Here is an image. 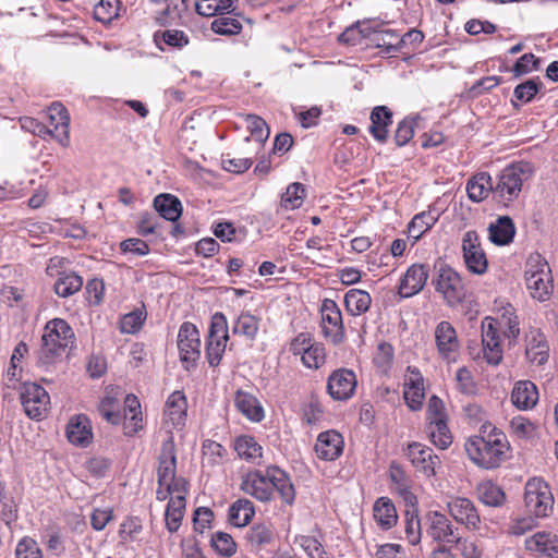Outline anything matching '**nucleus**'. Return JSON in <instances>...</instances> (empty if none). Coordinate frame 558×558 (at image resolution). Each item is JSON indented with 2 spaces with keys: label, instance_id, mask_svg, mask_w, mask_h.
Listing matches in <instances>:
<instances>
[{
  "label": "nucleus",
  "instance_id": "9b49d317",
  "mask_svg": "<svg viewBox=\"0 0 558 558\" xmlns=\"http://www.w3.org/2000/svg\"><path fill=\"white\" fill-rule=\"evenodd\" d=\"M21 403L27 416L34 420L44 418L50 407L48 392L35 383H27L22 386L20 393Z\"/></svg>",
  "mask_w": 558,
  "mask_h": 558
},
{
  "label": "nucleus",
  "instance_id": "bb28decb",
  "mask_svg": "<svg viewBox=\"0 0 558 558\" xmlns=\"http://www.w3.org/2000/svg\"><path fill=\"white\" fill-rule=\"evenodd\" d=\"M549 347L545 335L539 329H532L526 335L525 354L531 363L541 365L548 359Z\"/></svg>",
  "mask_w": 558,
  "mask_h": 558
},
{
  "label": "nucleus",
  "instance_id": "ea45409f",
  "mask_svg": "<svg viewBox=\"0 0 558 558\" xmlns=\"http://www.w3.org/2000/svg\"><path fill=\"white\" fill-rule=\"evenodd\" d=\"M124 403L126 405L124 413L123 428L125 435H133L141 428V404L137 398L133 395L125 397Z\"/></svg>",
  "mask_w": 558,
  "mask_h": 558
},
{
  "label": "nucleus",
  "instance_id": "20e7f679",
  "mask_svg": "<svg viewBox=\"0 0 558 558\" xmlns=\"http://www.w3.org/2000/svg\"><path fill=\"white\" fill-rule=\"evenodd\" d=\"M526 289L530 295L539 302L550 299L554 290V280L548 262L539 253H532L524 269Z\"/></svg>",
  "mask_w": 558,
  "mask_h": 558
},
{
  "label": "nucleus",
  "instance_id": "79ce46f5",
  "mask_svg": "<svg viewBox=\"0 0 558 558\" xmlns=\"http://www.w3.org/2000/svg\"><path fill=\"white\" fill-rule=\"evenodd\" d=\"M426 432L432 442L439 449H447L452 442V436L447 425V418L428 422Z\"/></svg>",
  "mask_w": 558,
  "mask_h": 558
},
{
  "label": "nucleus",
  "instance_id": "e2e57ef3",
  "mask_svg": "<svg viewBox=\"0 0 558 558\" xmlns=\"http://www.w3.org/2000/svg\"><path fill=\"white\" fill-rule=\"evenodd\" d=\"M458 551L462 558H482L483 549L478 543L471 538H462L459 535V541L454 542Z\"/></svg>",
  "mask_w": 558,
  "mask_h": 558
},
{
  "label": "nucleus",
  "instance_id": "a18cd8bd",
  "mask_svg": "<svg viewBox=\"0 0 558 558\" xmlns=\"http://www.w3.org/2000/svg\"><path fill=\"white\" fill-rule=\"evenodd\" d=\"M389 476L395 485L396 492L403 497L407 504L414 505L416 497L410 490L409 481L403 470L398 465H391Z\"/></svg>",
  "mask_w": 558,
  "mask_h": 558
},
{
  "label": "nucleus",
  "instance_id": "0e129e2a",
  "mask_svg": "<svg viewBox=\"0 0 558 558\" xmlns=\"http://www.w3.org/2000/svg\"><path fill=\"white\" fill-rule=\"evenodd\" d=\"M142 530V522L138 518H129L121 524L119 534L123 542H134Z\"/></svg>",
  "mask_w": 558,
  "mask_h": 558
},
{
  "label": "nucleus",
  "instance_id": "338daca9",
  "mask_svg": "<svg viewBox=\"0 0 558 558\" xmlns=\"http://www.w3.org/2000/svg\"><path fill=\"white\" fill-rule=\"evenodd\" d=\"M536 524V519L532 515L515 518L510 522L508 533L514 536H521L532 531Z\"/></svg>",
  "mask_w": 558,
  "mask_h": 558
},
{
  "label": "nucleus",
  "instance_id": "052dcab7",
  "mask_svg": "<svg viewBox=\"0 0 558 558\" xmlns=\"http://www.w3.org/2000/svg\"><path fill=\"white\" fill-rule=\"evenodd\" d=\"M404 532L405 537L411 545L416 546L420 544L422 538V525L416 514L407 513Z\"/></svg>",
  "mask_w": 558,
  "mask_h": 558
},
{
  "label": "nucleus",
  "instance_id": "a878e982",
  "mask_svg": "<svg viewBox=\"0 0 558 558\" xmlns=\"http://www.w3.org/2000/svg\"><path fill=\"white\" fill-rule=\"evenodd\" d=\"M66 437L73 445L86 447L93 439L92 424L86 415L72 417L66 427Z\"/></svg>",
  "mask_w": 558,
  "mask_h": 558
},
{
  "label": "nucleus",
  "instance_id": "7c9ffc66",
  "mask_svg": "<svg viewBox=\"0 0 558 558\" xmlns=\"http://www.w3.org/2000/svg\"><path fill=\"white\" fill-rule=\"evenodd\" d=\"M373 517L381 530H390L397 524L396 507L388 497H379L373 505Z\"/></svg>",
  "mask_w": 558,
  "mask_h": 558
},
{
  "label": "nucleus",
  "instance_id": "c03bdc74",
  "mask_svg": "<svg viewBox=\"0 0 558 558\" xmlns=\"http://www.w3.org/2000/svg\"><path fill=\"white\" fill-rule=\"evenodd\" d=\"M83 279L75 272H63L54 282V291L61 298H68L81 290Z\"/></svg>",
  "mask_w": 558,
  "mask_h": 558
},
{
  "label": "nucleus",
  "instance_id": "f8f14e48",
  "mask_svg": "<svg viewBox=\"0 0 558 558\" xmlns=\"http://www.w3.org/2000/svg\"><path fill=\"white\" fill-rule=\"evenodd\" d=\"M320 316L324 337L333 344L343 342L344 326L338 304L333 300L325 299L320 306Z\"/></svg>",
  "mask_w": 558,
  "mask_h": 558
},
{
  "label": "nucleus",
  "instance_id": "b1692460",
  "mask_svg": "<svg viewBox=\"0 0 558 558\" xmlns=\"http://www.w3.org/2000/svg\"><path fill=\"white\" fill-rule=\"evenodd\" d=\"M49 124L52 126V137L62 146L69 143L70 117L65 107L60 102H52L48 108Z\"/></svg>",
  "mask_w": 558,
  "mask_h": 558
},
{
  "label": "nucleus",
  "instance_id": "5701e85b",
  "mask_svg": "<svg viewBox=\"0 0 558 558\" xmlns=\"http://www.w3.org/2000/svg\"><path fill=\"white\" fill-rule=\"evenodd\" d=\"M177 458L173 442L171 440L163 444L159 456L158 484L160 486L179 484V481H185L183 477H177Z\"/></svg>",
  "mask_w": 558,
  "mask_h": 558
},
{
  "label": "nucleus",
  "instance_id": "7ed1b4c3",
  "mask_svg": "<svg viewBox=\"0 0 558 558\" xmlns=\"http://www.w3.org/2000/svg\"><path fill=\"white\" fill-rule=\"evenodd\" d=\"M533 174L529 162H517L506 167L494 183V198L508 206L517 199L522 191L523 183Z\"/></svg>",
  "mask_w": 558,
  "mask_h": 558
},
{
  "label": "nucleus",
  "instance_id": "69168bd1",
  "mask_svg": "<svg viewBox=\"0 0 558 558\" xmlns=\"http://www.w3.org/2000/svg\"><path fill=\"white\" fill-rule=\"evenodd\" d=\"M538 59L533 53H524L513 65L512 72L519 77L538 69Z\"/></svg>",
  "mask_w": 558,
  "mask_h": 558
},
{
  "label": "nucleus",
  "instance_id": "774afa93",
  "mask_svg": "<svg viewBox=\"0 0 558 558\" xmlns=\"http://www.w3.org/2000/svg\"><path fill=\"white\" fill-rule=\"evenodd\" d=\"M375 38L379 47H386L388 51L400 49V35L393 29L376 31Z\"/></svg>",
  "mask_w": 558,
  "mask_h": 558
},
{
  "label": "nucleus",
  "instance_id": "72a5a7b5",
  "mask_svg": "<svg viewBox=\"0 0 558 558\" xmlns=\"http://www.w3.org/2000/svg\"><path fill=\"white\" fill-rule=\"evenodd\" d=\"M245 538L252 548L260 549L275 539V527L270 522L255 523L248 529Z\"/></svg>",
  "mask_w": 558,
  "mask_h": 558
},
{
  "label": "nucleus",
  "instance_id": "c85d7f7f",
  "mask_svg": "<svg viewBox=\"0 0 558 558\" xmlns=\"http://www.w3.org/2000/svg\"><path fill=\"white\" fill-rule=\"evenodd\" d=\"M371 126L369 132L373 137L379 142L385 143L388 137V128L392 123V112L386 106H377L371 112Z\"/></svg>",
  "mask_w": 558,
  "mask_h": 558
},
{
  "label": "nucleus",
  "instance_id": "603ef678",
  "mask_svg": "<svg viewBox=\"0 0 558 558\" xmlns=\"http://www.w3.org/2000/svg\"><path fill=\"white\" fill-rule=\"evenodd\" d=\"M119 0H100L94 8V16L101 23H110L119 15Z\"/></svg>",
  "mask_w": 558,
  "mask_h": 558
},
{
  "label": "nucleus",
  "instance_id": "de8ad7c7",
  "mask_svg": "<svg viewBox=\"0 0 558 558\" xmlns=\"http://www.w3.org/2000/svg\"><path fill=\"white\" fill-rule=\"evenodd\" d=\"M481 501L489 507H499L505 502L506 496L502 489L492 482L478 486Z\"/></svg>",
  "mask_w": 558,
  "mask_h": 558
},
{
  "label": "nucleus",
  "instance_id": "423d86ee",
  "mask_svg": "<svg viewBox=\"0 0 558 558\" xmlns=\"http://www.w3.org/2000/svg\"><path fill=\"white\" fill-rule=\"evenodd\" d=\"M524 502L535 518L548 517L554 508V496L548 484L538 477H533L525 484Z\"/></svg>",
  "mask_w": 558,
  "mask_h": 558
},
{
  "label": "nucleus",
  "instance_id": "6ab92c4d",
  "mask_svg": "<svg viewBox=\"0 0 558 558\" xmlns=\"http://www.w3.org/2000/svg\"><path fill=\"white\" fill-rule=\"evenodd\" d=\"M435 342L437 351L444 360L456 361L460 344L457 331L449 322L442 320L436 326Z\"/></svg>",
  "mask_w": 558,
  "mask_h": 558
},
{
  "label": "nucleus",
  "instance_id": "4c0bfd02",
  "mask_svg": "<svg viewBox=\"0 0 558 558\" xmlns=\"http://www.w3.org/2000/svg\"><path fill=\"white\" fill-rule=\"evenodd\" d=\"M154 207L159 215L169 221H177L182 215V204L171 194H160L154 199Z\"/></svg>",
  "mask_w": 558,
  "mask_h": 558
},
{
  "label": "nucleus",
  "instance_id": "dca6fc26",
  "mask_svg": "<svg viewBox=\"0 0 558 558\" xmlns=\"http://www.w3.org/2000/svg\"><path fill=\"white\" fill-rule=\"evenodd\" d=\"M504 322H498L493 317H485L482 322V343L483 352L489 364L497 365L502 359V348L498 333V326Z\"/></svg>",
  "mask_w": 558,
  "mask_h": 558
},
{
  "label": "nucleus",
  "instance_id": "0eeeda50",
  "mask_svg": "<svg viewBox=\"0 0 558 558\" xmlns=\"http://www.w3.org/2000/svg\"><path fill=\"white\" fill-rule=\"evenodd\" d=\"M424 531L437 546L451 545L459 541V527L444 513L428 511L424 518Z\"/></svg>",
  "mask_w": 558,
  "mask_h": 558
},
{
  "label": "nucleus",
  "instance_id": "a211bd4d",
  "mask_svg": "<svg viewBox=\"0 0 558 558\" xmlns=\"http://www.w3.org/2000/svg\"><path fill=\"white\" fill-rule=\"evenodd\" d=\"M356 384L353 371L339 368L328 377L327 391L333 400L347 401L354 395Z\"/></svg>",
  "mask_w": 558,
  "mask_h": 558
},
{
  "label": "nucleus",
  "instance_id": "c756f323",
  "mask_svg": "<svg viewBox=\"0 0 558 558\" xmlns=\"http://www.w3.org/2000/svg\"><path fill=\"white\" fill-rule=\"evenodd\" d=\"M515 227L509 216L498 217L488 227V239L496 245H508L513 241Z\"/></svg>",
  "mask_w": 558,
  "mask_h": 558
},
{
  "label": "nucleus",
  "instance_id": "f03ea898",
  "mask_svg": "<svg viewBox=\"0 0 558 558\" xmlns=\"http://www.w3.org/2000/svg\"><path fill=\"white\" fill-rule=\"evenodd\" d=\"M464 447L470 460L486 470L500 466L510 450L506 434L490 423L483 424L480 434L470 437Z\"/></svg>",
  "mask_w": 558,
  "mask_h": 558
},
{
  "label": "nucleus",
  "instance_id": "9d476101",
  "mask_svg": "<svg viewBox=\"0 0 558 558\" xmlns=\"http://www.w3.org/2000/svg\"><path fill=\"white\" fill-rule=\"evenodd\" d=\"M178 349L180 361L185 369L196 366L201 357V336L196 326L190 322H184L178 332Z\"/></svg>",
  "mask_w": 558,
  "mask_h": 558
},
{
  "label": "nucleus",
  "instance_id": "f257e3e1",
  "mask_svg": "<svg viewBox=\"0 0 558 558\" xmlns=\"http://www.w3.org/2000/svg\"><path fill=\"white\" fill-rule=\"evenodd\" d=\"M240 488L260 502L270 501L277 492L283 504L293 506L296 496L288 473L276 465H268L265 471L254 470L244 473Z\"/></svg>",
  "mask_w": 558,
  "mask_h": 558
},
{
  "label": "nucleus",
  "instance_id": "2f4dec72",
  "mask_svg": "<svg viewBox=\"0 0 558 558\" xmlns=\"http://www.w3.org/2000/svg\"><path fill=\"white\" fill-rule=\"evenodd\" d=\"M235 408L250 421L260 422L264 409L257 398L248 392L238 391L234 399Z\"/></svg>",
  "mask_w": 558,
  "mask_h": 558
},
{
  "label": "nucleus",
  "instance_id": "58836bf2",
  "mask_svg": "<svg viewBox=\"0 0 558 558\" xmlns=\"http://www.w3.org/2000/svg\"><path fill=\"white\" fill-rule=\"evenodd\" d=\"M184 510L185 495L173 496L170 498L165 513L166 526L170 533H174L179 530L184 515Z\"/></svg>",
  "mask_w": 558,
  "mask_h": 558
},
{
  "label": "nucleus",
  "instance_id": "37998d69",
  "mask_svg": "<svg viewBox=\"0 0 558 558\" xmlns=\"http://www.w3.org/2000/svg\"><path fill=\"white\" fill-rule=\"evenodd\" d=\"M438 220V216L432 211H423L415 215L408 226L409 238L414 242L420 240Z\"/></svg>",
  "mask_w": 558,
  "mask_h": 558
},
{
  "label": "nucleus",
  "instance_id": "f3484780",
  "mask_svg": "<svg viewBox=\"0 0 558 558\" xmlns=\"http://www.w3.org/2000/svg\"><path fill=\"white\" fill-rule=\"evenodd\" d=\"M412 465L427 477L436 474V468L440 464V459L434 453L433 449L421 444L410 442L405 452Z\"/></svg>",
  "mask_w": 558,
  "mask_h": 558
},
{
  "label": "nucleus",
  "instance_id": "4468645a",
  "mask_svg": "<svg viewBox=\"0 0 558 558\" xmlns=\"http://www.w3.org/2000/svg\"><path fill=\"white\" fill-rule=\"evenodd\" d=\"M187 400L183 391L175 390L167 399L163 410V427L168 433L182 430L186 423Z\"/></svg>",
  "mask_w": 558,
  "mask_h": 558
},
{
  "label": "nucleus",
  "instance_id": "a19ab883",
  "mask_svg": "<svg viewBox=\"0 0 558 558\" xmlns=\"http://www.w3.org/2000/svg\"><path fill=\"white\" fill-rule=\"evenodd\" d=\"M259 329V318L248 312L241 313L232 325V332L247 340H254Z\"/></svg>",
  "mask_w": 558,
  "mask_h": 558
},
{
  "label": "nucleus",
  "instance_id": "4be33fe9",
  "mask_svg": "<svg viewBox=\"0 0 558 558\" xmlns=\"http://www.w3.org/2000/svg\"><path fill=\"white\" fill-rule=\"evenodd\" d=\"M428 279V267L423 264H413L401 278L399 294L411 298L421 292Z\"/></svg>",
  "mask_w": 558,
  "mask_h": 558
},
{
  "label": "nucleus",
  "instance_id": "6e6d98bb",
  "mask_svg": "<svg viewBox=\"0 0 558 558\" xmlns=\"http://www.w3.org/2000/svg\"><path fill=\"white\" fill-rule=\"evenodd\" d=\"M542 82L538 77L527 80L519 84L514 90L513 96L515 99L522 102H530L533 100L535 95L538 93Z\"/></svg>",
  "mask_w": 558,
  "mask_h": 558
},
{
  "label": "nucleus",
  "instance_id": "f704fd0d",
  "mask_svg": "<svg viewBox=\"0 0 558 558\" xmlns=\"http://www.w3.org/2000/svg\"><path fill=\"white\" fill-rule=\"evenodd\" d=\"M372 304L371 294L361 289H350L344 294V305L347 312L352 316H361L366 313Z\"/></svg>",
  "mask_w": 558,
  "mask_h": 558
},
{
  "label": "nucleus",
  "instance_id": "cd10ccee",
  "mask_svg": "<svg viewBox=\"0 0 558 558\" xmlns=\"http://www.w3.org/2000/svg\"><path fill=\"white\" fill-rule=\"evenodd\" d=\"M513 405L520 410H530L538 401L536 385L531 380H519L514 384L511 392Z\"/></svg>",
  "mask_w": 558,
  "mask_h": 558
},
{
  "label": "nucleus",
  "instance_id": "393cba45",
  "mask_svg": "<svg viewBox=\"0 0 558 558\" xmlns=\"http://www.w3.org/2000/svg\"><path fill=\"white\" fill-rule=\"evenodd\" d=\"M525 548L534 554L558 558V536L549 532H537L525 539Z\"/></svg>",
  "mask_w": 558,
  "mask_h": 558
},
{
  "label": "nucleus",
  "instance_id": "bf43d9fd",
  "mask_svg": "<svg viewBox=\"0 0 558 558\" xmlns=\"http://www.w3.org/2000/svg\"><path fill=\"white\" fill-rule=\"evenodd\" d=\"M415 125L416 120L410 117H407L399 122L395 133V141L398 146H404L411 141L414 135Z\"/></svg>",
  "mask_w": 558,
  "mask_h": 558
},
{
  "label": "nucleus",
  "instance_id": "5fc2aeb1",
  "mask_svg": "<svg viewBox=\"0 0 558 558\" xmlns=\"http://www.w3.org/2000/svg\"><path fill=\"white\" fill-rule=\"evenodd\" d=\"M211 546L225 557H231L236 551V544L232 536L225 532H217L211 536Z\"/></svg>",
  "mask_w": 558,
  "mask_h": 558
},
{
  "label": "nucleus",
  "instance_id": "3c124183",
  "mask_svg": "<svg viewBox=\"0 0 558 558\" xmlns=\"http://www.w3.org/2000/svg\"><path fill=\"white\" fill-rule=\"evenodd\" d=\"M305 187L303 184L294 182L287 187L281 197L282 206L287 209H296L303 204Z\"/></svg>",
  "mask_w": 558,
  "mask_h": 558
},
{
  "label": "nucleus",
  "instance_id": "473e14b6",
  "mask_svg": "<svg viewBox=\"0 0 558 558\" xmlns=\"http://www.w3.org/2000/svg\"><path fill=\"white\" fill-rule=\"evenodd\" d=\"M490 192L494 194V183L487 172L473 175L466 183L468 197L474 203L484 201Z\"/></svg>",
  "mask_w": 558,
  "mask_h": 558
},
{
  "label": "nucleus",
  "instance_id": "2eb2a0df",
  "mask_svg": "<svg viewBox=\"0 0 558 558\" xmlns=\"http://www.w3.org/2000/svg\"><path fill=\"white\" fill-rule=\"evenodd\" d=\"M451 518L469 531H477L481 525L480 513L473 501L465 497H454L447 502Z\"/></svg>",
  "mask_w": 558,
  "mask_h": 558
},
{
  "label": "nucleus",
  "instance_id": "39448f33",
  "mask_svg": "<svg viewBox=\"0 0 558 558\" xmlns=\"http://www.w3.org/2000/svg\"><path fill=\"white\" fill-rule=\"evenodd\" d=\"M40 361L49 364L56 356L61 355L75 342V335L72 327L62 318L49 320L41 337Z\"/></svg>",
  "mask_w": 558,
  "mask_h": 558
},
{
  "label": "nucleus",
  "instance_id": "e433bc0d",
  "mask_svg": "<svg viewBox=\"0 0 558 558\" xmlns=\"http://www.w3.org/2000/svg\"><path fill=\"white\" fill-rule=\"evenodd\" d=\"M255 514V508L248 499H238L229 508V522L235 527L247 525Z\"/></svg>",
  "mask_w": 558,
  "mask_h": 558
},
{
  "label": "nucleus",
  "instance_id": "ddd939ff",
  "mask_svg": "<svg viewBox=\"0 0 558 558\" xmlns=\"http://www.w3.org/2000/svg\"><path fill=\"white\" fill-rule=\"evenodd\" d=\"M463 259L468 270L474 275H484L488 268V260L481 246L478 234L470 230L462 238Z\"/></svg>",
  "mask_w": 558,
  "mask_h": 558
},
{
  "label": "nucleus",
  "instance_id": "09e8293b",
  "mask_svg": "<svg viewBox=\"0 0 558 558\" xmlns=\"http://www.w3.org/2000/svg\"><path fill=\"white\" fill-rule=\"evenodd\" d=\"M147 313L144 308H136L128 314H125L120 322V330L123 333H135L137 332L145 319Z\"/></svg>",
  "mask_w": 558,
  "mask_h": 558
},
{
  "label": "nucleus",
  "instance_id": "4d7b16f0",
  "mask_svg": "<svg viewBox=\"0 0 558 558\" xmlns=\"http://www.w3.org/2000/svg\"><path fill=\"white\" fill-rule=\"evenodd\" d=\"M393 360V348L387 342L378 344L377 350L374 354V364L377 369L381 373H387L392 364Z\"/></svg>",
  "mask_w": 558,
  "mask_h": 558
},
{
  "label": "nucleus",
  "instance_id": "aec40b11",
  "mask_svg": "<svg viewBox=\"0 0 558 558\" xmlns=\"http://www.w3.org/2000/svg\"><path fill=\"white\" fill-rule=\"evenodd\" d=\"M344 441L340 433L335 429L322 432L314 447L317 458L325 461H333L343 452Z\"/></svg>",
  "mask_w": 558,
  "mask_h": 558
},
{
  "label": "nucleus",
  "instance_id": "680f3d73",
  "mask_svg": "<svg viewBox=\"0 0 558 558\" xmlns=\"http://www.w3.org/2000/svg\"><path fill=\"white\" fill-rule=\"evenodd\" d=\"M16 558H43L37 542L28 536L23 537L15 548Z\"/></svg>",
  "mask_w": 558,
  "mask_h": 558
},
{
  "label": "nucleus",
  "instance_id": "864d4df0",
  "mask_svg": "<svg viewBox=\"0 0 558 558\" xmlns=\"http://www.w3.org/2000/svg\"><path fill=\"white\" fill-rule=\"evenodd\" d=\"M245 123L247 130L251 133V136L256 142L263 144L264 142L267 141L269 136V129L266 122L260 117L255 114H247L245 116Z\"/></svg>",
  "mask_w": 558,
  "mask_h": 558
},
{
  "label": "nucleus",
  "instance_id": "1a4fd4ad",
  "mask_svg": "<svg viewBox=\"0 0 558 558\" xmlns=\"http://www.w3.org/2000/svg\"><path fill=\"white\" fill-rule=\"evenodd\" d=\"M436 267V291L442 295L447 305L460 304L465 298V288L460 275L445 263H439Z\"/></svg>",
  "mask_w": 558,
  "mask_h": 558
},
{
  "label": "nucleus",
  "instance_id": "c9c22d12",
  "mask_svg": "<svg viewBox=\"0 0 558 558\" xmlns=\"http://www.w3.org/2000/svg\"><path fill=\"white\" fill-rule=\"evenodd\" d=\"M234 449L241 459L251 463H260L263 458V447L254 437L243 435L235 439Z\"/></svg>",
  "mask_w": 558,
  "mask_h": 558
},
{
  "label": "nucleus",
  "instance_id": "49530a36",
  "mask_svg": "<svg viewBox=\"0 0 558 558\" xmlns=\"http://www.w3.org/2000/svg\"><path fill=\"white\" fill-rule=\"evenodd\" d=\"M235 0H197L196 11L203 16H214L223 14L233 8Z\"/></svg>",
  "mask_w": 558,
  "mask_h": 558
},
{
  "label": "nucleus",
  "instance_id": "8fccbe9b",
  "mask_svg": "<svg viewBox=\"0 0 558 558\" xmlns=\"http://www.w3.org/2000/svg\"><path fill=\"white\" fill-rule=\"evenodd\" d=\"M211 31L219 35L230 36L239 34L242 29V24L238 19L220 14L211 22Z\"/></svg>",
  "mask_w": 558,
  "mask_h": 558
},
{
  "label": "nucleus",
  "instance_id": "13d9d810",
  "mask_svg": "<svg viewBox=\"0 0 558 558\" xmlns=\"http://www.w3.org/2000/svg\"><path fill=\"white\" fill-rule=\"evenodd\" d=\"M303 364L308 368H318L325 362V348L320 343H314L301 355Z\"/></svg>",
  "mask_w": 558,
  "mask_h": 558
},
{
  "label": "nucleus",
  "instance_id": "412c9836",
  "mask_svg": "<svg viewBox=\"0 0 558 558\" xmlns=\"http://www.w3.org/2000/svg\"><path fill=\"white\" fill-rule=\"evenodd\" d=\"M403 397L412 411L420 410L425 398L424 379L416 367L409 366L404 377Z\"/></svg>",
  "mask_w": 558,
  "mask_h": 558
},
{
  "label": "nucleus",
  "instance_id": "6e6552de",
  "mask_svg": "<svg viewBox=\"0 0 558 558\" xmlns=\"http://www.w3.org/2000/svg\"><path fill=\"white\" fill-rule=\"evenodd\" d=\"M229 340L228 323L222 313H215L211 317L208 337L206 340V356L210 366H218Z\"/></svg>",
  "mask_w": 558,
  "mask_h": 558
}]
</instances>
